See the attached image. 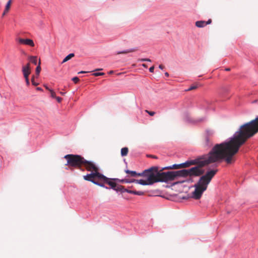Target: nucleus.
I'll list each match as a JSON object with an SVG mask.
<instances>
[{"instance_id":"dca6fc26","label":"nucleus","mask_w":258,"mask_h":258,"mask_svg":"<svg viewBox=\"0 0 258 258\" xmlns=\"http://www.w3.org/2000/svg\"><path fill=\"white\" fill-rule=\"evenodd\" d=\"M137 50V49L131 48V49H127L126 50L122 51H118V52H117V54H126V53H131V52H135V51H136Z\"/></svg>"},{"instance_id":"393cba45","label":"nucleus","mask_w":258,"mask_h":258,"mask_svg":"<svg viewBox=\"0 0 258 258\" xmlns=\"http://www.w3.org/2000/svg\"><path fill=\"white\" fill-rule=\"evenodd\" d=\"M105 74L104 73H95L93 74L94 76H103Z\"/></svg>"},{"instance_id":"c85d7f7f","label":"nucleus","mask_w":258,"mask_h":258,"mask_svg":"<svg viewBox=\"0 0 258 258\" xmlns=\"http://www.w3.org/2000/svg\"><path fill=\"white\" fill-rule=\"evenodd\" d=\"M147 157L154 159H158V157L156 156L153 155H147Z\"/></svg>"},{"instance_id":"e433bc0d","label":"nucleus","mask_w":258,"mask_h":258,"mask_svg":"<svg viewBox=\"0 0 258 258\" xmlns=\"http://www.w3.org/2000/svg\"><path fill=\"white\" fill-rule=\"evenodd\" d=\"M165 75L166 76V77H168L169 76V74L167 73V72H166L165 73Z\"/></svg>"},{"instance_id":"9d476101","label":"nucleus","mask_w":258,"mask_h":258,"mask_svg":"<svg viewBox=\"0 0 258 258\" xmlns=\"http://www.w3.org/2000/svg\"><path fill=\"white\" fill-rule=\"evenodd\" d=\"M17 41L20 44L28 45L31 47H34L35 45L33 40L30 39H23L19 38L17 39Z\"/></svg>"},{"instance_id":"cd10ccee","label":"nucleus","mask_w":258,"mask_h":258,"mask_svg":"<svg viewBox=\"0 0 258 258\" xmlns=\"http://www.w3.org/2000/svg\"><path fill=\"white\" fill-rule=\"evenodd\" d=\"M145 111L151 116H153L155 114V112L154 111H148V110H146Z\"/></svg>"},{"instance_id":"ddd939ff","label":"nucleus","mask_w":258,"mask_h":258,"mask_svg":"<svg viewBox=\"0 0 258 258\" xmlns=\"http://www.w3.org/2000/svg\"><path fill=\"white\" fill-rule=\"evenodd\" d=\"M121 192H126L129 194H132L138 196H142L144 195V192L142 191H136L133 190H129L123 187V189L121 190Z\"/></svg>"},{"instance_id":"39448f33","label":"nucleus","mask_w":258,"mask_h":258,"mask_svg":"<svg viewBox=\"0 0 258 258\" xmlns=\"http://www.w3.org/2000/svg\"><path fill=\"white\" fill-rule=\"evenodd\" d=\"M158 170L157 167H152L150 168L149 169L146 170L144 171L143 173H141L142 174V176H144L147 177V180H144V179H133L131 180H128L127 179H122L121 180V182H126V183H130V182H136L137 183L146 185H151L153 184L155 182L154 180V172H157Z\"/></svg>"},{"instance_id":"aec40b11","label":"nucleus","mask_w":258,"mask_h":258,"mask_svg":"<svg viewBox=\"0 0 258 258\" xmlns=\"http://www.w3.org/2000/svg\"><path fill=\"white\" fill-rule=\"evenodd\" d=\"M40 64H41V62H40V60L39 59L38 66L36 68V74L37 76H38L39 75V74L41 70Z\"/></svg>"},{"instance_id":"412c9836","label":"nucleus","mask_w":258,"mask_h":258,"mask_svg":"<svg viewBox=\"0 0 258 258\" xmlns=\"http://www.w3.org/2000/svg\"><path fill=\"white\" fill-rule=\"evenodd\" d=\"M29 59L30 61H31L34 64H37V56H30L29 57Z\"/></svg>"},{"instance_id":"7ed1b4c3","label":"nucleus","mask_w":258,"mask_h":258,"mask_svg":"<svg viewBox=\"0 0 258 258\" xmlns=\"http://www.w3.org/2000/svg\"><path fill=\"white\" fill-rule=\"evenodd\" d=\"M217 172V170H211L200 177L198 182L194 185L195 189L192 193L191 197L192 198L196 200L201 198L203 193L207 189L208 184Z\"/></svg>"},{"instance_id":"b1692460","label":"nucleus","mask_w":258,"mask_h":258,"mask_svg":"<svg viewBox=\"0 0 258 258\" xmlns=\"http://www.w3.org/2000/svg\"><path fill=\"white\" fill-rule=\"evenodd\" d=\"M24 78L25 79L26 85L27 86H29L30 85V82H29V76H24Z\"/></svg>"},{"instance_id":"f03ea898","label":"nucleus","mask_w":258,"mask_h":258,"mask_svg":"<svg viewBox=\"0 0 258 258\" xmlns=\"http://www.w3.org/2000/svg\"><path fill=\"white\" fill-rule=\"evenodd\" d=\"M258 133V116L253 120L241 125L238 131L230 139L237 150L249 138Z\"/></svg>"},{"instance_id":"9b49d317","label":"nucleus","mask_w":258,"mask_h":258,"mask_svg":"<svg viewBox=\"0 0 258 258\" xmlns=\"http://www.w3.org/2000/svg\"><path fill=\"white\" fill-rule=\"evenodd\" d=\"M22 72L23 76H29L31 74V70L30 67V63L28 62L26 64L23 65L22 68Z\"/></svg>"},{"instance_id":"473e14b6","label":"nucleus","mask_w":258,"mask_h":258,"mask_svg":"<svg viewBox=\"0 0 258 258\" xmlns=\"http://www.w3.org/2000/svg\"><path fill=\"white\" fill-rule=\"evenodd\" d=\"M206 142H207V146H211V143L209 144V143H210V140H209V138L206 139Z\"/></svg>"},{"instance_id":"6e6552de","label":"nucleus","mask_w":258,"mask_h":258,"mask_svg":"<svg viewBox=\"0 0 258 258\" xmlns=\"http://www.w3.org/2000/svg\"><path fill=\"white\" fill-rule=\"evenodd\" d=\"M106 179H98V180L102 182H105L107 183L109 185L111 186V187L116 191H120L123 189V186L121 185H117L115 182H114L113 180H116V179H109L106 177Z\"/></svg>"},{"instance_id":"2eb2a0df","label":"nucleus","mask_w":258,"mask_h":258,"mask_svg":"<svg viewBox=\"0 0 258 258\" xmlns=\"http://www.w3.org/2000/svg\"><path fill=\"white\" fill-rule=\"evenodd\" d=\"M125 172L127 174H130L132 177H136L137 176H142L141 173H137L136 171H131L129 170H125Z\"/></svg>"},{"instance_id":"a19ab883","label":"nucleus","mask_w":258,"mask_h":258,"mask_svg":"<svg viewBox=\"0 0 258 258\" xmlns=\"http://www.w3.org/2000/svg\"><path fill=\"white\" fill-rule=\"evenodd\" d=\"M37 90H42V89L41 88L38 87V88H37Z\"/></svg>"},{"instance_id":"c03bdc74","label":"nucleus","mask_w":258,"mask_h":258,"mask_svg":"<svg viewBox=\"0 0 258 258\" xmlns=\"http://www.w3.org/2000/svg\"><path fill=\"white\" fill-rule=\"evenodd\" d=\"M182 198H183V199H187V198H185V197H183Z\"/></svg>"},{"instance_id":"c756f323","label":"nucleus","mask_w":258,"mask_h":258,"mask_svg":"<svg viewBox=\"0 0 258 258\" xmlns=\"http://www.w3.org/2000/svg\"><path fill=\"white\" fill-rule=\"evenodd\" d=\"M197 88V86H192L189 88H188V89L187 90L188 91H191V90L196 89Z\"/></svg>"},{"instance_id":"72a5a7b5","label":"nucleus","mask_w":258,"mask_h":258,"mask_svg":"<svg viewBox=\"0 0 258 258\" xmlns=\"http://www.w3.org/2000/svg\"><path fill=\"white\" fill-rule=\"evenodd\" d=\"M159 68L160 69L162 70V69H163L164 68V66H163L162 64H160V65H159Z\"/></svg>"},{"instance_id":"ea45409f","label":"nucleus","mask_w":258,"mask_h":258,"mask_svg":"<svg viewBox=\"0 0 258 258\" xmlns=\"http://www.w3.org/2000/svg\"><path fill=\"white\" fill-rule=\"evenodd\" d=\"M113 73V71H110L109 72V74H112Z\"/></svg>"},{"instance_id":"4be33fe9","label":"nucleus","mask_w":258,"mask_h":258,"mask_svg":"<svg viewBox=\"0 0 258 258\" xmlns=\"http://www.w3.org/2000/svg\"><path fill=\"white\" fill-rule=\"evenodd\" d=\"M49 91L50 92V94H51V96L52 97V98H56V95H55V93L51 89H49Z\"/></svg>"},{"instance_id":"c9c22d12","label":"nucleus","mask_w":258,"mask_h":258,"mask_svg":"<svg viewBox=\"0 0 258 258\" xmlns=\"http://www.w3.org/2000/svg\"><path fill=\"white\" fill-rule=\"evenodd\" d=\"M88 72H85V71H81L80 72H79L78 73L79 74H83V73H87Z\"/></svg>"},{"instance_id":"79ce46f5","label":"nucleus","mask_w":258,"mask_h":258,"mask_svg":"<svg viewBox=\"0 0 258 258\" xmlns=\"http://www.w3.org/2000/svg\"><path fill=\"white\" fill-rule=\"evenodd\" d=\"M100 70H102V69H96L95 71H100Z\"/></svg>"},{"instance_id":"f8f14e48","label":"nucleus","mask_w":258,"mask_h":258,"mask_svg":"<svg viewBox=\"0 0 258 258\" xmlns=\"http://www.w3.org/2000/svg\"><path fill=\"white\" fill-rule=\"evenodd\" d=\"M212 23V20L209 19L207 21H199L196 22V26L199 28H202L207 25L210 24Z\"/></svg>"},{"instance_id":"a878e982","label":"nucleus","mask_w":258,"mask_h":258,"mask_svg":"<svg viewBox=\"0 0 258 258\" xmlns=\"http://www.w3.org/2000/svg\"><path fill=\"white\" fill-rule=\"evenodd\" d=\"M140 61H149L151 62V60L149 58H141L139 59Z\"/></svg>"},{"instance_id":"7c9ffc66","label":"nucleus","mask_w":258,"mask_h":258,"mask_svg":"<svg viewBox=\"0 0 258 258\" xmlns=\"http://www.w3.org/2000/svg\"><path fill=\"white\" fill-rule=\"evenodd\" d=\"M55 99H56V100L58 102L60 103L61 100H62V98L59 97H56Z\"/></svg>"},{"instance_id":"2f4dec72","label":"nucleus","mask_w":258,"mask_h":258,"mask_svg":"<svg viewBox=\"0 0 258 258\" xmlns=\"http://www.w3.org/2000/svg\"><path fill=\"white\" fill-rule=\"evenodd\" d=\"M154 66L151 67V68H150V69H149V71H150L151 73H153V72H154Z\"/></svg>"},{"instance_id":"bb28decb","label":"nucleus","mask_w":258,"mask_h":258,"mask_svg":"<svg viewBox=\"0 0 258 258\" xmlns=\"http://www.w3.org/2000/svg\"><path fill=\"white\" fill-rule=\"evenodd\" d=\"M72 81L75 83H77L79 81V79L77 77H74L72 78Z\"/></svg>"},{"instance_id":"4c0bfd02","label":"nucleus","mask_w":258,"mask_h":258,"mask_svg":"<svg viewBox=\"0 0 258 258\" xmlns=\"http://www.w3.org/2000/svg\"><path fill=\"white\" fill-rule=\"evenodd\" d=\"M60 94L61 95H64V94H65V93H64V92H60Z\"/></svg>"},{"instance_id":"f3484780","label":"nucleus","mask_w":258,"mask_h":258,"mask_svg":"<svg viewBox=\"0 0 258 258\" xmlns=\"http://www.w3.org/2000/svg\"><path fill=\"white\" fill-rule=\"evenodd\" d=\"M96 180H98V181H99L98 179H96V178H92V181H90L91 182H93V183L96 184V185H98L100 186H101V187H105L106 188H107V187H105L104 184L101 182H99V181H96Z\"/></svg>"},{"instance_id":"0eeeda50","label":"nucleus","mask_w":258,"mask_h":258,"mask_svg":"<svg viewBox=\"0 0 258 258\" xmlns=\"http://www.w3.org/2000/svg\"><path fill=\"white\" fill-rule=\"evenodd\" d=\"M154 172V180L155 182H167L169 181H173L175 180V175L174 171H168L163 172Z\"/></svg>"},{"instance_id":"20e7f679","label":"nucleus","mask_w":258,"mask_h":258,"mask_svg":"<svg viewBox=\"0 0 258 258\" xmlns=\"http://www.w3.org/2000/svg\"><path fill=\"white\" fill-rule=\"evenodd\" d=\"M84 167L87 171L91 172L83 176V178L87 181H92V178L106 179V177L99 172V169L92 162L89 161L84 159L82 167Z\"/></svg>"},{"instance_id":"58836bf2","label":"nucleus","mask_w":258,"mask_h":258,"mask_svg":"<svg viewBox=\"0 0 258 258\" xmlns=\"http://www.w3.org/2000/svg\"><path fill=\"white\" fill-rule=\"evenodd\" d=\"M225 70L226 71H229L230 70V68H227V69H225Z\"/></svg>"},{"instance_id":"f704fd0d","label":"nucleus","mask_w":258,"mask_h":258,"mask_svg":"<svg viewBox=\"0 0 258 258\" xmlns=\"http://www.w3.org/2000/svg\"><path fill=\"white\" fill-rule=\"evenodd\" d=\"M142 66L145 68H148V66L147 64H145V63H143L142 64Z\"/></svg>"},{"instance_id":"6ab92c4d","label":"nucleus","mask_w":258,"mask_h":258,"mask_svg":"<svg viewBox=\"0 0 258 258\" xmlns=\"http://www.w3.org/2000/svg\"><path fill=\"white\" fill-rule=\"evenodd\" d=\"M75 56L74 53H72L69 54L68 55H67L62 60V63H64L71 59L72 57H73Z\"/></svg>"},{"instance_id":"a211bd4d","label":"nucleus","mask_w":258,"mask_h":258,"mask_svg":"<svg viewBox=\"0 0 258 258\" xmlns=\"http://www.w3.org/2000/svg\"><path fill=\"white\" fill-rule=\"evenodd\" d=\"M128 149L127 147L122 148L121 149V155L122 156H125L127 155Z\"/></svg>"},{"instance_id":"423d86ee","label":"nucleus","mask_w":258,"mask_h":258,"mask_svg":"<svg viewBox=\"0 0 258 258\" xmlns=\"http://www.w3.org/2000/svg\"><path fill=\"white\" fill-rule=\"evenodd\" d=\"M64 158L67 160V165L84 171L82 168L84 157L78 155L68 154L64 156Z\"/></svg>"},{"instance_id":"5701e85b","label":"nucleus","mask_w":258,"mask_h":258,"mask_svg":"<svg viewBox=\"0 0 258 258\" xmlns=\"http://www.w3.org/2000/svg\"><path fill=\"white\" fill-rule=\"evenodd\" d=\"M31 82H32V83L33 84V85L35 86H36L38 85V83H36L34 81V76H33L32 78H31Z\"/></svg>"},{"instance_id":"1a4fd4ad","label":"nucleus","mask_w":258,"mask_h":258,"mask_svg":"<svg viewBox=\"0 0 258 258\" xmlns=\"http://www.w3.org/2000/svg\"><path fill=\"white\" fill-rule=\"evenodd\" d=\"M175 178L176 179L179 177H187L189 176L188 169H182L178 171H174Z\"/></svg>"},{"instance_id":"37998d69","label":"nucleus","mask_w":258,"mask_h":258,"mask_svg":"<svg viewBox=\"0 0 258 258\" xmlns=\"http://www.w3.org/2000/svg\"><path fill=\"white\" fill-rule=\"evenodd\" d=\"M45 88L47 90H48L49 91V89H50L48 87H47V86H45Z\"/></svg>"},{"instance_id":"f257e3e1","label":"nucleus","mask_w":258,"mask_h":258,"mask_svg":"<svg viewBox=\"0 0 258 258\" xmlns=\"http://www.w3.org/2000/svg\"><path fill=\"white\" fill-rule=\"evenodd\" d=\"M231 140L229 141L216 144L207 155L201 156L194 160H190L179 164H174L170 169L187 168L192 165H197L188 169L189 177L200 176L204 173L205 170L202 167L211 163L224 159L230 164L234 162V156L238 152Z\"/></svg>"},{"instance_id":"4468645a","label":"nucleus","mask_w":258,"mask_h":258,"mask_svg":"<svg viewBox=\"0 0 258 258\" xmlns=\"http://www.w3.org/2000/svg\"><path fill=\"white\" fill-rule=\"evenodd\" d=\"M11 4H12V1L11 0H9L7 2V3L6 4V6L5 7V10H4L3 13V15H2L3 16H4L9 11V10L10 9Z\"/></svg>"}]
</instances>
